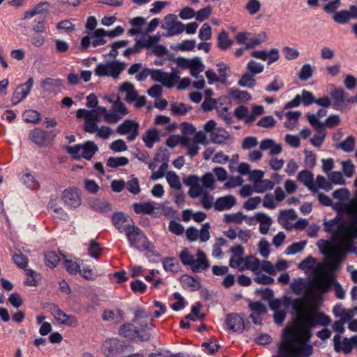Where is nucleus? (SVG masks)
I'll use <instances>...</instances> for the list:
<instances>
[{
  "instance_id": "nucleus-1",
  "label": "nucleus",
  "mask_w": 357,
  "mask_h": 357,
  "mask_svg": "<svg viewBox=\"0 0 357 357\" xmlns=\"http://www.w3.org/2000/svg\"><path fill=\"white\" fill-rule=\"evenodd\" d=\"M339 268L340 264L335 260L331 264L322 266L321 271L328 278L330 282H314L310 285V291L317 301H322L323 296L331 289L332 285L333 286L336 298L338 299L344 298L345 291L334 275V272Z\"/></svg>"
},
{
  "instance_id": "nucleus-2",
  "label": "nucleus",
  "mask_w": 357,
  "mask_h": 357,
  "mask_svg": "<svg viewBox=\"0 0 357 357\" xmlns=\"http://www.w3.org/2000/svg\"><path fill=\"white\" fill-rule=\"evenodd\" d=\"M303 315L305 317H312L313 319L307 321L302 317L295 321V325L302 330L303 333L305 336H307L308 339H310L312 337V328L317 326H322L326 328L331 322V317L319 310H306Z\"/></svg>"
},
{
  "instance_id": "nucleus-3",
  "label": "nucleus",
  "mask_w": 357,
  "mask_h": 357,
  "mask_svg": "<svg viewBox=\"0 0 357 357\" xmlns=\"http://www.w3.org/2000/svg\"><path fill=\"white\" fill-rule=\"evenodd\" d=\"M268 36L266 32L261 31L259 33L241 31L235 36V40L239 45H245L246 49H254L266 41Z\"/></svg>"
},
{
  "instance_id": "nucleus-4",
  "label": "nucleus",
  "mask_w": 357,
  "mask_h": 357,
  "mask_svg": "<svg viewBox=\"0 0 357 357\" xmlns=\"http://www.w3.org/2000/svg\"><path fill=\"white\" fill-rule=\"evenodd\" d=\"M119 334L132 342H137L136 337L140 342H147L151 338L150 333L143 332L140 333V331L130 323H126L121 325L119 329Z\"/></svg>"
},
{
  "instance_id": "nucleus-5",
  "label": "nucleus",
  "mask_w": 357,
  "mask_h": 357,
  "mask_svg": "<svg viewBox=\"0 0 357 357\" xmlns=\"http://www.w3.org/2000/svg\"><path fill=\"white\" fill-rule=\"evenodd\" d=\"M131 221L132 224L125 225L124 229L129 246L137 250V248L140 249L139 243H143L146 236L139 227L134 225L132 219Z\"/></svg>"
},
{
  "instance_id": "nucleus-6",
  "label": "nucleus",
  "mask_w": 357,
  "mask_h": 357,
  "mask_svg": "<svg viewBox=\"0 0 357 357\" xmlns=\"http://www.w3.org/2000/svg\"><path fill=\"white\" fill-rule=\"evenodd\" d=\"M104 354L107 357H119L126 349V342L116 337L107 339L102 346Z\"/></svg>"
},
{
  "instance_id": "nucleus-7",
  "label": "nucleus",
  "mask_w": 357,
  "mask_h": 357,
  "mask_svg": "<svg viewBox=\"0 0 357 357\" xmlns=\"http://www.w3.org/2000/svg\"><path fill=\"white\" fill-rule=\"evenodd\" d=\"M56 137L54 130H45L40 128H36L29 133V139L39 147L46 146L47 139L52 143Z\"/></svg>"
},
{
  "instance_id": "nucleus-8",
  "label": "nucleus",
  "mask_w": 357,
  "mask_h": 357,
  "mask_svg": "<svg viewBox=\"0 0 357 357\" xmlns=\"http://www.w3.org/2000/svg\"><path fill=\"white\" fill-rule=\"evenodd\" d=\"M61 199L70 208L75 209L81 205L80 190L77 187L65 189L62 192Z\"/></svg>"
},
{
  "instance_id": "nucleus-9",
  "label": "nucleus",
  "mask_w": 357,
  "mask_h": 357,
  "mask_svg": "<svg viewBox=\"0 0 357 357\" xmlns=\"http://www.w3.org/2000/svg\"><path fill=\"white\" fill-rule=\"evenodd\" d=\"M295 333L294 326L288 324L283 330L282 337L287 342L280 343L278 346V355L280 357H288L293 354L289 349V343L294 338Z\"/></svg>"
},
{
  "instance_id": "nucleus-10",
  "label": "nucleus",
  "mask_w": 357,
  "mask_h": 357,
  "mask_svg": "<svg viewBox=\"0 0 357 357\" xmlns=\"http://www.w3.org/2000/svg\"><path fill=\"white\" fill-rule=\"evenodd\" d=\"M155 202L149 201L145 202H135L132 204V208L137 214L151 215L154 218L159 216L158 213H155L154 210L158 208Z\"/></svg>"
},
{
  "instance_id": "nucleus-11",
  "label": "nucleus",
  "mask_w": 357,
  "mask_h": 357,
  "mask_svg": "<svg viewBox=\"0 0 357 357\" xmlns=\"http://www.w3.org/2000/svg\"><path fill=\"white\" fill-rule=\"evenodd\" d=\"M314 174L311 171L304 169L298 172L297 179L304 184L313 194L317 192V187L314 182Z\"/></svg>"
},
{
  "instance_id": "nucleus-12",
  "label": "nucleus",
  "mask_w": 357,
  "mask_h": 357,
  "mask_svg": "<svg viewBox=\"0 0 357 357\" xmlns=\"http://www.w3.org/2000/svg\"><path fill=\"white\" fill-rule=\"evenodd\" d=\"M196 255L198 258L195 259L194 262L190 266L192 272L200 273L203 271L207 270L210 266V264L206 258L205 253L203 251L199 250Z\"/></svg>"
},
{
  "instance_id": "nucleus-13",
  "label": "nucleus",
  "mask_w": 357,
  "mask_h": 357,
  "mask_svg": "<svg viewBox=\"0 0 357 357\" xmlns=\"http://www.w3.org/2000/svg\"><path fill=\"white\" fill-rule=\"evenodd\" d=\"M107 63L109 68L108 77H111L114 79L119 77L126 66V63L124 61L118 59L107 60Z\"/></svg>"
},
{
  "instance_id": "nucleus-14",
  "label": "nucleus",
  "mask_w": 357,
  "mask_h": 357,
  "mask_svg": "<svg viewBox=\"0 0 357 357\" xmlns=\"http://www.w3.org/2000/svg\"><path fill=\"white\" fill-rule=\"evenodd\" d=\"M228 97L225 96V98L232 99L238 103H245L251 100V95L246 91H242L236 88H229L227 89Z\"/></svg>"
},
{
  "instance_id": "nucleus-15",
  "label": "nucleus",
  "mask_w": 357,
  "mask_h": 357,
  "mask_svg": "<svg viewBox=\"0 0 357 357\" xmlns=\"http://www.w3.org/2000/svg\"><path fill=\"white\" fill-rule=\"evenodd\" d=\"M334 342V350L337 353L343 352L344 354H350L352 350V346H351L350 340L348 337H344L341 340V336L335 335L333 337Z\"/></svg>"
},
{
  "instance_id": "nucleus-16",
  "label": "nucleus",
  "mask_w": 357,
  "mask_h": 357,
  "mask_svg": "<svg viewBox=\"0 0 357 357\" xmlns=\"http://www.w3.org/2000/svg\"><path fill=\"white\" fill-rule=\"evenodd\" d=\"M225 323L229 329L234 332L242 333L243 331V319L236 314H228Z\"/></svg>"
},
{
  "instance_id": "nucleus-17",
  "label": "nucleus",
  "mask_w": 357,
  "mask_h": 357,
  "mask_svg": "<svg viewBox=\"0 0 357 357\" xmlns=\"http://www.w3.org/2000/svg\"><path fill=\"white\" fill-rule=\"evenodd\" d=\"M342 304L339 303L334 306L333 309V315L335 317H341V320L344 323H349L351 320H353V317L356 311H354V307L353 309L346 310L342 308Z\"/></svg>"
},
{
  "instance_id": "nucleus-18",
  "label": "nucleus",
  "mask_w": 357,
  "mask_h": 357,
  "mask_svg": "<svg viewBox=\"0 0 357 357\" xmlns=\"http://www.w3.org/2000/svg\"><path fill=\"white\" fill-rule=\"evenodd\" d=\"M81 144L82 158L91 160L93 156L98 151V145L92 140H87Z\"/></svg>"
},
{
  "instance_id": "nucleus-19",
  "label": "nucleus",
  "mask_w": 357,
  "mask_h": 357,
  "mask_svg": "<svg viewBox=\"0 0 357 357\" xmlns=\"http://www.w3.org/2000/svg\"><path fill=\"white\" fill-rule=\"evenodd\" d=\"M256 221L260 223L259 229L261 234H267L271 225L273 223L271 217L264 212H258L255 214Z\"/></svg>"
},
{
  "instance_id": "nucleus-20",
  "label": "nucleus",
  "mask_w": 357,
  "mask_h": 357,
  "mask_svg": "<svg viewBox=\"0 0 357 357\" xmlns=\"http://www.w3.org/2000/svg\"><path fill=\"white\" fill-rule=\"evenodd\" d=\"M243 261L244 262V266L239 267V271L251 270L256 275L260 273L259 267H257V266H259L261 265V261L258 258L250 255L243 259Z\"/></svg>"
},
{
  "instance_id": "nucleus-21",
  "label": "nucleus",
  "mask_w": 357,
  "mask_h": 357,
  "mask_svg": "<svg viewBox=\"0 0 357 357\" xmlns=\"http://www.w3.org/2000/svg\"><path fill=\"white\" fill-rule=\"evenodd\" d=\"M307 337V336H306ZM299 349L298 353H294L288 357H310L313 354V346L310 343V339L307 338L303 342L296 344ZM272 357H278L273 356Z\"/></svg>"
},
{
  "instance_id": "nucleus-22",
  "label": "nucleus",
  "mask_w": 357,
  "mask_h": 357,
  "mask_svg": "<svg viewBox=\"0 0 357 357\" xmlns=\"http://www.w3.org/2000/svg\"><path fill=\"white\" fill-rule=\"evenodd\" d=\"M217 66L218 67V76L213 69H208L205 72L208 84L210 85H212L215 82L223 84V62H219Z\"/></svg>"
},
{
  "instance_id": "nucleus-23",
  "label": "nucleus",
  "mask_w": 357,
  "mask_h": 357,
  "mask_svg": "<svg viewBox=\"0 0 357 357\" xmlns=\"http://www.w3.org/2000/svg\"><path fill=\"white\" fill-rule=\"evenodd\" d=\"M179 281L183 288L191 287L192 291L198 290L202 288V283L197 278L188 274L182 275L179 278Z\"/></svg>"
},
{
  "instance_id": "nucleus-24",
  "label": "nucleus",
  "mask_w": 357,
  "mask_h": 357,
  "mask_svg": "<svg viewBox=\"0 0 357 357\" xmlns=\"http://www.w3.org/2000/svg\"><path fill=\"white\" fill-rule=\"evenodd\" d=\"M115 312L116 313L117 317L114 322L116 324L122 322L124 320L125 313L123 310L120 308H116L115 311L110 310H105L102 314V320L106 321L114 320Z\"/></svg>"
},
{
  "instance_id": "nucleus-25",
  "label": "nucleus",
  "mask_w": 357,
  "mask_h": 357,
  "mask_svg": "<svg viewBox=\"0 0 357 357\" xmlns=\"http://www.w3.org/2000/svg\"><path fill=\"white\" fill-rule=\"evenodd\" d=\"M205 68V65L204 64L202 58L199 56H194L192 59V63L190 64V75L198 79L199 77V73L204 71Z\"/></svg>"
},
{
  "instance_id": "nucleus-26",
  "label": "nucleus",
  "mask_w": 357,
  "mask_h": 357,
  "mask_svg": "<svg viewBox=\"0 0 357 357\" xmlns=\"http://www.w3.org/2000/svg\"><path fill=\"white\" fill-rule=\"evenodd\" d=\"M169 154L167 149L163 147H159L157 149V152L153 158L154 162L162 161V163L160 167V171L165 172V169L168 167Z\"/></svg>"
},
{
  "instance_id": "nucleus-27",
  "label": "nucleus",
  "mask_w": 357,
  "mask_h": 357,
  "mask_svg": "<svg viewBox=\"0 0 357 357\" xmlns=\"http://www.w3.org/2000/svg\"><path fill=\"white\" fill-rule=\"evenodd\" d=\"M347 95V93L341 87L335 88V89L331 92V96L334 100L333 107L335 109H340V104L345 102V96Z\"/></svg>"
},
{
  "instance_id": "nucleus-28",
  "label": "nucleus",
  "mask_w": 357,
  "mask_h": 357,
  "mask_svg": "<svg viewBox=\"0 0 357 357\" xmlns=\"http://www.w3.org/2000/svg\"><path fill=\"white\" fill-rule=\"evenodd\" d=\"M216 125L217 123L213 119L208 121L204 124V131L211 133L212 142H217L219 144H223V134H219L217 135L215 132Z\"/></svg>"
},
{
  "instance_id": "nucleus-29",
  "label": "nucleus",
  "mask_w": 357,
  "mask_h": 357,
  "mask_svg": "<svg viewBox=\"0 0 357 357\" xmlns=\"http://www.w3.org/2000/svg\"><path fill=\"white\" fill-rule=\"evenodd\" d=\"M150 75L153 82L161 83L162 86L166 88V85L169 83V73L165 72L162 69L151 68Z\"/></svg>"
},
{
  "instance_id": "nucleus-30",
  "label": "nucleus",
  "mask_w": 357,
  "mask_h": 357,
  "mask_svg": "<svg viewBox=\"0 0 357 357\" xmlns=\"http://www.w3.org/2000/svg\"><path fill=\"white\" fill-rule=\"evenodd\" d=\"M60 318H57V321L68 327H77L79 325V321L77 317L73 314H68L64 311H59Z\"/></svg>"
},
{
  "instance_id": "nucleus-31",
  "label": "nucleus",
  "mask_w": 357,
  "mask_h": 357,
  "mask_svg": "<svg viewBox=\"0 0 357 357\" xmlns=\"http://www.w3.org/2000/svg\"><path fill=\"white\" fill-rule=\"evenodd\" d=\"M63 257L62 264L65 270L72 275H75L79 272L80 265L70 259H67L66 255L61 252Z\"/></svg>"
},
{
  "instance_id": "nucleus-32",
  "label": "nucleus",
  "mask_w": 357,
  "mask_h": 357,
  "mask_svg": "<svg viewBox=\"0 0 357 357\" xmlns=\"http://www.w3.org/2000/svg\"><path fill=\"white\" fill-rule=\"evenodd\" d=\"M23 121L26 123L38 124L41 121V114L35 109H26L22 114Z\"/></svg>"
},
{
  "instance_id": "nucleus-33",
  "label": "nucleus",
  "mask_w": 357,
  "mask_h": 357,
  "mask_svg": "<svg viewBox=\"0 0 357 357\" xmlns=\"http://www.w3.org/2000/svg\"><path fill=\"white\" fill-rule=\"evenodd\" d=\"M200 183H202V188L204 191L213 190L215 188V177L211 172H206L202 177H199Z\"/></svg>"
},
{
  "instance_id": "nucleus-34",
  "label": "nucleus",
  "mask_w": 357,
  "mask_h": 357,
  "mask_svg": "<svg viewBox=\"0 0 357 357\" xmlns=\"http://www.w3.org/2000/svg\"><path fill=\"white\" fill-rule=\"evenodd\" d=\"M139 123L136 120L126 119L119 124L116 128V132L120 135H125L137 127Z\"/></svg>"
},
{
  "instance_id": "nucleus-35",
  "label": "nucleus",
  "mask_w": 357,
  "mask_h": 357,
  "mask_svg": "<svg viewBox=\"0 0 357 357\" xmlns=\"http://www.w3.org/2000/svg\"><path fill=\"white\" fill-rule=\"evenodd\" d=\"M225 188L230 189L237 186H241L244 182L241 176H229L227 172L225 169Z\"/></svg>"
},
{
  "instance_id": "nucleus-36",
  "label": "nucleus",
  "mask_w": 357,
  "mask_h": 357,
  "mask_svg": "<svg viewBox=\"0 0 357 357\" xmlns=\"http://www.w3.org/2000/svg\"><path fill=\"white\" fill-rule=\"evenodd\" d=\"M26 274L29 277L24 281L26 286L37 287L39 284V280L41 278L40 273L30 268L26 270Z\"/></svg>"
},
{
  "instance_id": "nucleus-37",
  "label": "nucleus",
  "mask_w": 357,
  "mask_h": 357,
  "mask_svg": "<svg viewBox=\"0 0 357 357\" xmlns=\"http://www.w3.org/2000/svg\"><path fill=\"white\" fill-rule=\"evenodd\" d=\"M102 248L100 243L97 242L94 239L89 241L88 247V255L94 259H98L102 255Z\"/></svg>"
},
{
  "instance_id": "nucleus-38",
  "label": "nucleus",
  "mask_w": 357,
  "mask_h": 357,
  "mask_svg": "<svg viewBox=\"0 0 357 357\" xmlns=\"http://www.w3.org/2000/svg\"><path fill=\"white\" fill-rule=\"evenodd\" d=\"M91 36L93 38L91 45L94 47L103 45L107 43V40L105 39L107 37V34H105V29L103 28L95 30V32L91 33Z\"/></svg>"
},
{
  "instance_id": "nucleus-39",
  "label": "nucleus",
  "mask_w": 357,
  "mask_h": 357,
  "mask_svg": "<svg viewBox=\"0 0 357 357\" xmlns=\"http://www.w3.org/2000/svg\"><path fill=\"white\" fill-rule=\"evenodd\" d=\"M162 264L165 271H170L172 273H176L178 271L179 264L176 257H165L162 261Z\"/></svg>"
},
{
  "instance_id": "nucleus-40",
  "label": "nucleus",
  "mask_w": 357,
  "mask_h": 357,
  "mask_svg": "<svg viewBox=\"0 0 357 357\" xmlns=\"http://www.w3.org/2000/svg\"><path fill=\"white\" fill-rule=\"evenodd\" d=\"M91 208L96 212L105 213L112 210V204L109 202H101L98 199L90 204Z\"/></svg>"
},
{
  "instance_id": "nucleus-41",
  "label": "nucleus",
  "mask_w": 357,
  "mask_h": 357,
  "mask_svg": "<svg viewBox=\"0 0 357 357\" xmlns=\"http://www.w3.org/2000/svg\"><path fill=\"white\" fill-rule=\"evenodd\" d=\"M129 163V160L125 156L109 157L106 162L107 167L112 169H117L120 167H124Z\"/></svg>"
},
{
  "instance_id": "nucleus-42",
  "label": "nucleus",
  "mask_w": 357,
  "mask_h": 357,
  "mask_svg": "<svg viewBox=\"0 0 357 357\" xmlns=\"http://www.w3.org/2000/svg\"><path fill=\"white\" fill-rule=\"evenodd\" d=\"M181 146L188 148L187 153L191 158L195 157L199 153V147L197 143L191 142V139L188 137H183Z\"/></svg>"
},
{
  "instance_id": "nucleus-43",
  "label": "nucleus",
  "mask_w": 357,
  "mask_h": 357,
  "mask_svg": "<svg viewBox=\"0 0 357 357\" xmlns=\"http://www.w3.org/2000/svg\"><path fill=\"white\" fill-rule=\"evenodd\" d=\"M166 179L171 188L181 190L182 188L179 176L174 171H169L166 173Z\"/></svg>"
},
{
  "instance_id": "nucleus-44",
  "label": "nucleus",
  "mask_w": 357,
  "mask_h": 357,
  "mask_svg": "<svg viewBox=\"0 0 357 357\" xmlns=\"http://www.w3.org/2000/svg\"><path fill=\"white\" fill-rule=\"evenodd\" d=\"M185 24L180 21L176 20L172 26H171L166 33H162L163 37H171L178 36L184 31Z\"/></svg>"
},
{
  "instance_id": "nucleus-45",
  "label": "nucleus",
  "mask_w": 357,
  "mask_h": 357,
  "mask_svg": "<svg viewBox=\"0 0 357 357\" xmlns=\"http://www.w3.org/2000/svg\"><path fill=\"white\" fill-rule=\"evenodd\" d=\"M355 146V137L353 135L348 136L345 139L336 145V148L342 150L346 153L354 151Z\"/></svg>"
},
{
  "instance_id": "nucleus-46",
  "label": "nucleus",
  "mask_w": 357,
  "mask_h": 357,
  "mask_svg": "<svg viewBox=\"0 0 357 357\" xmlns=\"http://www.w3.org/2000/svg\"><path fill=\"white\" fill-rule=\"evenodd\" d=\"M196 40L195 39H187L183 40L180 43H178L174 47L172 46L171 48L176 51L191 52L194 50Z\"/></svg>"
},
{
  "instance_id": "nucleus-47",
  "label": "nucleus",
  "mask_w": 357,
  "mask_h": 357,
  "mask_svg": "<svg viewBox=\"0 0 357 357\" xmlns=\"http://www.w3.org/2000/svg\"><path fill=\"white\" fill-rule=\"evenodd\" d=\"M45 255V265L50 268H54L56 267L60 258L54 251H47L44 253Z\"/></svg>"
},
{
  "instance_id": "nucleus-48",
  "label": "nucleus",
  "mask_w": 357,
  "mask_h": 357,
  "mask_svg": "<svg viewBox=\"0 0 357 357\" xmlns=\"http://www.w3.org/2000/svg\"><path fill=\"white\" fill-rule=\"evenodd\" d=\"M99 111L101 112L104 120L108 123H115L121 119L119 114H116L114 111L109 112L105 107H100Z\"/></svg>"
},
{
  "instance_id": "nucleus-49",
  "label": "nucleus",
  "mask_w": 357,
  "mask_h": 357,
  "mask_svg": "<svg viewBox=\"0 0 357 357\" xmlns=\"http://www.w3.org/2000/svg\"><path fill=\"white\" fill-rule=\"evenodd\" d=\"M148 243L146 246L140 247V249L137 248V250L140 252L146 251L145 257L151 263H158L161 255L152 249H149Z\"/></svg>"
},
{
  "instance_id": "nucleus-50",
  "label": "nucleus",
  "mask_w": 357,
  "mask_h": 357,
  "mask_svg": "<svg viewBox=\"0 0 357 357\" xmlns=\"http://www.w3.org/2000/svg\"><path fill=\"white\" fill-rule=\"evenodd\" d=\"M257 84L254 75L248 73H244L238 81V85L241 87L253 88Z\"/></svg>"
},
{
  "instance_id": "nucleus-51",
  "label": "nucleus",
  "mask_w": 357,
  "mask_h": 357,
  "mask_svg": "<svg viewBox=\"0 0 357 357\" xmlns=\"http://www.w3.org/2000/svg\"><path fill=\"white\" fill-rule=\"evenodd\" d=\"M307 244V241H301L299 242L293 243L291 245L287 247L284 251L286 255H296L301 252Z\"/></svg>"
},
{
  "instance_id": "nucleus-52",
  "label": "nucleus",
  "mask_w": 357,
  "mask_h": 357,
  "mask_svg": "<svg viewBox=\"0 0 357 357\" xmlns=\"http://www.w3.org/2000/svg\"><path fill=\"white\" fill-rule=\"evenodd\" d=\"M244 219H247V215H244L241 211L234 213L225 214V222L241 224Z\"/></svg>"
},
{
  "instance_id": "nucleus-53",
  "label": "nucleus",
  "mask_w": 357,
  "mask_h": 357,
  "mask_svg": "<svg viewBox=\"0 0 357 357\" xmlns=\"http://www.w3.org/2000/svg\"><path fill=\"white\" fill-rule=\"evenodd\" d=\"M192 106L187 105L183 102H181L178 105H176V103L171 104L172 113L176 116L185 115L188 112L192 109Z\"/></svg>"
},
{
  "instance_id": "nucleus-54",
  "label": "nucleus",
  "mask_w": 357,
  "mask_h": 357,
  "mask_svg": "<svg viewBox=\"0 0 357 357\" xmlns=\"http://www.w3.org/2000/svg\"><path fill=\"white\" fill-rule=\"evenodd\" d=\"M248 307L250 311L258 316L264 315L267 313L266 306L259 301L255 302L250 301Z\"/></svg>"
},
{
  "instance_id": "nucleus-55",
  "label": "nucleus",
  "mask_w": 357,
  "mask_h": 357,
  "mask_svg": "<svg viewBox=\"0 0 357 357\" xmlns=\"http://www.w3.org/2000/svg\"><path fill=\"white\" fill-rule=\"evenodd\" d=\"M63 149L74 160H79L82 158L80 144H77L74 146L66 145Z\"/></svg>"
},
{
  "instance_id": "nucleus-56",
  "label": "nucleus",
  "mask_w": 357,
  "mask_h": 357,
  "mask_svg": "<svg viewBox=\"0 0 357 357\" xmlns=\"http://www.w3.org/2000/svg\"><path fill=\"white\" fill-rule=\"evenodd\" d=\"M298 218V215L293 208L281 210L280 211V215L278 218V222H287L289 220H295Z\"/></svg>"
},
{
  "instance_id": "nucleus-57",
  "label": "nucleus",
  "mask_w": 357,
  "mask_h": 357,
  "mask_svg": "<svg viewBox=\"0 0 357 357\" xmlns=\"http://www.w3.org/2000/svg\"><path fill=\"white\" fill-rule=\"evenodd\" d=\"M22 181L24 184L31 190H35L39 188V182L31 173H26L22 176Z\"/></svg>"
},
{
  "instance_id": "nucleus-58",
  "label": "nucleus",
  "mask_w": 357,
  "mask_h": 357,
  "mask_svg": "<svg viewBox=\"0 0 357 357\" xmlns=\"http://www.w3.org/2000/svg\"><path fill=\"white\" fill-rule=\"evenodd\" d=\"M112 96L116 97L114 105L113 106V109L116 114H119L121 118L122 116L126 115L128 113V109L126 105L121 100L119 96L115 94H113Z\"/></svg>"
},
{
  "instance_id": "nucleus-59",
  "label": "nucleus",
  "mask_w": 357,
  "mask_h": 357,
  "mask_svg": "<svg viewBox=\"0 0 357 357\" xmlns=\"http://www.w3.org/2000/svg\"><path fill=\"white\" fill-rule=\"evenodd\" d=\"M333 20L335 22L339 24H347L350 20L347 10H341L340 11H337L333 15Z\"/></svg>"
},
{
  "instance_id": "nucleus-60",
  "label": "nucleus",
  "mask_w": 357,
  "mask_h": 357,
  "mask_svg": "<svg viewBox=\"0 0 357 357\" xmlns=\"http://www.w3.org/2000/svg\"><path fill=\"white\" fill-rule=\"evenodd\" d=\"M275 182L268 179H263L259 185L254 186V190L257 193H263L266 190L273 189Z\"/></svg>"
},
{
  "instance_id": "nucleus-61",
  "label": "nucleus",
  "mask_w": 357,
  "mask_h": 357,
  "mask_svg": "<svg viewBox=\"0 0 357 357\" xmlns=\"http://www.w3.org/2000/svg\"><path fill=\"white\" fill-rule=\"evenodd\" d=\"M130 287L135 294L139 293L142 294H144L147 289V285L139 279L132 280L130 284Z\"/></svg>"
},
{
  "instance_id": "nucleus-62",
  "label": "nucleus",
  "mask_w": 357,
  "mask_h": 357,
  "mask_svg": "<svg viewBox=\"0 0 357 357\" xmlns=\"http://www.w3.org/2000/svg\"><path fill=\"white\" fill-rule=\"evenodd\" d=\"M62 80L61 79H54L52 77H47L41 81L40 86L45 91H50L53 87H57L61 85Z\"/></svg>"
},
{
  "instance_id": "nucleus-63",
  "label": "nucleus",
  "mask_w": 357,
  "mask_h": 357,
  "mask_svg": "<svg viewBox=\"0 0 357 357\" xmlns=\"http://www.w3.org/2000/svg\"><path fill=\"white\" fill-rule=\"evenodd\" d=\"M179 258L182 264L185 266H191L195 261L194 256L190 253L187 248H184L179 254Z\"/></svg>"
},
{
  "instance_id": "nucleus-64",
  "label": "nucleus",
  "mask_w": 357,
  "mask_h": 357,
  "mask_svg": "<svg viewBox=\"0 0 357 357\" xmlns=\"http://www.w3.org/2000/svg\"><path fill=\"white\" fill-rule=\"evenodd\" d=\"M247 69L248 70V73L255 76L257 74L261 73L264 70V65L260 63H257L254 60H250L247 64Z\"/></svg>"
}]
</instances>
